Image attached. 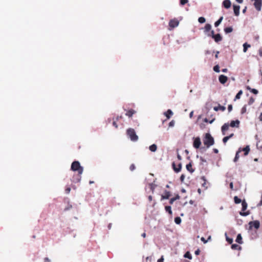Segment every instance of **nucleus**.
Instances as JSON below:
<instances>
[{"label":"nucleus","instance_id":"nucleus-42","mask_svg":"<svg viewBox=\"0 0 262 262\" xmlns=\"http://www.w3.org/2000/svg\"><path fill=\"white\" fill-rule=\"evenodd\" d=\"M201 179H202L204 181V182L202 184V186L204 187H205V188L207 189V187L206 186V180L205 179V177L203 176V177H202L201 178Z\"/></svg>","mask_w":262,"mask_h":262},{"label":"nucleus","instance_id":"nucleus-6","mask_svg":"<svg viewBox=\"0 0 262 262\" xmlns=\"http://www.w3.org/2000/svg\"><path fill=\"white\" fill-rule=\"evenodd\" d=\"M179 21L177 18H173L171 19L169 21V26L171 28L173 29L174 28H176L179 26Z\"/></svg>","mask_w":262,"mask_h":262},{"label":"nucleus","instance_id":"nucleus-56","mask_svg":"<svg viewBox=\"0 0 262 262\" xmlns=\"http://www.w3.org/2000/svg\"><path fill=\"white\" fill-rule=\"evenodd\" d=\"M70 191H71V188H70V187H68V188H67L66 189V190H65L66 192L67 193H70Z\"/></svg>","mask_w":262,"mask_h":262},{"label":"nucleus","instance_id":"nucleus-19","mask_svg":"<svg viewBox=\"0 0 262 262\" xmlns=\"http://www.w3.org/2000/svg\"><path fill=\"white\" fill-rule=\"evenodd\" d=\"M213 110L215 111H218L219 110L224 111L226 110V107L224 106H221L220 104H219L217 106L214 107Z\"/></svg>","mask_w":262,"mask_h":262},{"label":"nucleus","instance_id":"nucleus-39","mask_svg":"<svg viewBox=\"0 0 262 262\" xmlns=\"http://www.w3.org/2000/svg\"><path fill=\"white\" fill-rule=\"evenodd\" d=\"M213 70L216 72L219 73L220 72V67L219 65H216L213 67Z\"/></svg>","mask_w":262,"mask_h":262},{"label":"nucleus","instance_id":"nucleus-44","mask_svg":"<svg viewBox=\"0 0 262 262\" xmlns=\"http://www.w3.org/2000/svg\"><path fill=\"white\" fill-rule=\"evenodd\" d=\"M150 189L151 190L152 192H153L154 191V189H155L156 187V185H155L154 183L150 184Z\"/></svg>","mask_w":262,"mask_h":262},{"label":"nucleus","instance_id":"nucleus-9","mask_svg":"<svg viewBox=\"0 0 262 262\" xmlns=\"http://www.w3.org/2000/svg\"><path fill=\"white\" fill-rule=\"evenodd\" d=\"M227 79H228L227 77L224 75H221L219 77V81L222 84H225L226 82V81H227Z\"/></svg>","mask_w":262,"mask_h":262},{"label":"nucleus","instance_id":"nucleus-57","mask_svg":"<svg viewBox=\"0 0 262 262\" xmlns=\"http://www.w3.org/2000/svg\"><path fill=\"white\" fill-rule=\"evenodd\" d=\"M200 250H199V249H197V250L195 251V252H194L195 254V255H199V254H200Z\"/></svg>","mask_w":262,"mask_h":262},{"label":"nucleus","instance_id":"nucleus-7","mask_svg":"<svg viewBox=\"0 0 262 262\" xmlns=\"http://www.w3.org/2000/svg\"><path fill=\"white\" fill-rule=\"evenodd\" d=\"M201 144V141L200 137H198L194 138L193 146L195 148H199Z\"/></svg>","mask_w":262,"mask_h":262},{"label":"nucleus","instance_id":"nucleus-63","mask_svg":"<svg viewBox=\"0 0 262 262\" xmlns=\"http://www.w3.org/2000/svg\"><path fill=\"white\" fill-rule=\"evenodd\" d=\"M222 71L223 72V73H226L227 71H228V70L227 69H223L222 70Z\"/></svg>","mask_w":262,"mask_h":262},{"label":"nucleus","instance_id":"nucleus-26","mask_svg":"<svg viewBox=\"0 0 262 262\" xmlns=\"http://www.w3.org/2000/svg\"><path fill=\"white\" fill-rule=\"evenodd\" d=\"M223 19V17L221 16L215 22V23H214L215 27H218L222 23Z\"/></svg>","mask_w":262,"mask_h":262},{"label":"nucleus","instance_id":"nucleus-59","mask_svg":"<svg viewBox=\"0 0 262 262\" xmlns=\"http://www.w3.org/2000/svg\"><path fill=\"white\" fill-rule=\"evenodd\" d=\"M205 54L207 55V54H211V51H209V50H206L205 51Z\"/></svg>","mask_w":262,"mask_h":262},{"label":"nucleus","instance_id":"nucleus-53","mask_svg":"<svg viewBox=\"0 0 262 262\" xmlns=\"http://www.w3.org/2000/svg\"><path fill=\"white\" fill-rule=\"evenodd\" d=\"M228 110L230 112L232 110V105L231 104H229L228 106Z\"/></svg>","mask_w":262,"mask_h":262},{"label":"nucleus","instance_id":"nucleus-5","mask_svg":"<svg viewBox=\"0 0 262 262\" xmlns=\"http://www.w3.org/2000/svg\"><path fill=\"white\" fill-rule=\"evenodd\" d=\"M254 2V6L256 10L258 11H260L261 9L262 6V0H251Z\"/></svg>","mask_w":262,"mask_h":262},{"label":"nucleus","instance_id":"nucleus-55","mask_svg":"<svg viewBox=\"0 0 262 262\" xmlns=\"http://www.w3.org/2000/svg\"><path fill=\"white\" fill-rule=\"evenodd\" d=\"M158 262H164L163 256H162L158 260Z\"/></svg>","mask_w":262,"mask_h":262},{"label":"nucleus","instance_id":"nucleus-50","mask_svg":"<svg viewBox=\"0 0 262 262\" xmlns=\"http://www.w3.org/2000/svg\"><path fill=\"white\" fill-rule=\"evenodd\" d=\"M229 138L226 136V137H225L223 139V142L224 144H225L227 141L229 140Z\"/></svg>","mask_w":262,"mask_h":262},{"label":"nucleus","instance_id":"nucleus-38","mask_svg":"<svg viewBox=\"0 0 262 262\" xmlns=\"http://www.w3.org/2000/svg\"><path fill=\"white\" fill-rule=\"evenodd\" d=\"M198 21L200 23H204L206 21V19L204 17H200L198 19Z\"/></svg>","mask_w":262,"mask_h":262},{"label":"nucleus","instance_id":"nucleus-17","mask_svg":"<svg viewBox=\"0 0 262 262\" xmlns=\"http://www.w3.org/2000/svg\"><path fill=\"white\" fill-rule=\"evenodd\" d=\"M164 115L167 119H169L173 115V112L170 109L168 110L167 112L164 113Z\"/></svg>","mask_w":262,"mask_h":262},{"label":"nucleus","instance_id":"nucleus-60","mask_svg":"<svg viewBox=\"0 0 262 262\" xmlns=\"http://www.w3.org/2000/svg\"><path fill=\"white\" fill-rule=\"evenodd\" d=\"M213 151L214 153L215 154H217L219 152V150L216 148H214L213 149Z\"/></svg>","mask_w":262,"mask_h":262},{"label":"nucleus","instance_id":"nucleus-8","mask_svg":"<svg viewBox=\"0 0 262 262\" xmlns=\"http://www.w3.org/2000/svg\"><path fill=\"white\" fill-rule=\"evenodd\" d=\"M240 121L238 120L231 121L230 126L232 127H238Z\"/></svg>","mask_w":262,"mask_h":262},{"label":"nucleus","instance_id":"nucleus-32","mask_svg":"<svg viewBox=\"0 0 262 262\" xmlns=\"http://www.w3.org/2000/svg\"><path fill=\"white\" fill-rule=\"evenodd\" d=\"M243 94V91L242 90H240L238 93L237 94H236V95L235 96V97L234 98V100H236V99H239L240 98H241V96L242 95V94Z\"/></svg>","mask_w":262,"mask_h":262},{"label":"nucleus","instance_id":"nucleus-40","mask_svg":"<svg viewBox=\"0 0 262 262\" xmlns=\"http://www.w3.org/2000/svg\"><path fill=\"white\" fill-rule=\"evenodd\" d=\"M215 35V34H214V31H213V30H211V31H210V32L208 33L207 34V35L208 36L211 37L212 38V37H213V36H214Z\"/></svg>","mask_w":262,"mask_h":262},{"label":"nucleus","instance_id":"nucleus-46","mask_svg":"<svg viewBox=\"0 0 262 262\" xmlns=\"http://www.w3.org/2000/svg\"><path fill=\"white\" fill-rule=\"evenodd\" d=\"M254 102V99L253 97H251L248 102V104L251 105Z\"/></svg>","mask_w":262,"mask_h":262},{"label":"nucleus","instance_id":"nucleus-48","mask_svg":"<svg viewBox=\"0 0 262 262\" xmlns=\"http://www.w3.org/2000/svg\"><path fill=\"white\" fill-rule=\"evenodd\" d=\"M174 124H175V121H174L173 120H171V121L169 122V127H173V126H174Z\"/></svg>","mask_w":262,"mask_h":262},{"label":"nucleus","instance_id":"nucleus-62","mask_svg":"<svg viewBox=\"0 0 262 262\" xmlns=\"http://www.w3.org/2000/svg\"><path fill=\"white\" fill-rule=\"evenodd\" d=\"M193 111H191L190 114H189V117L190 118H192V116H193Z\"/></svg>","mask_w":262,"mask_h":262},{"label":"nucleus","instance_id":"nucleus-28","mask_svg":"<svg viewBox=\"0 0 262 262\" xmlns=\"http://www.w3.org/2000/svg\"><path fill=\"white\" fill-rule=\"evenodd\" d=\"M231 248L233 250H241V247L237 244H232L231 245Z\"/></svg>","mask_w":262,"mask_h":262},{"label":"nucleus","instance_id":"nucleus-14","mask_svg":"<svg viewBox=\"0 0 262 262\" xmlns=\"http://www.w3.org/2000/svg\"><path fill=\"white\" fill-rule=\"evenodd\" d=\"M229 125L228 123H225L222 126V132L223 135H225V131L227 130L229 128Z\"/></svg>","mask_w":262,"mask_h":262},{"label":"nucleus","instance_id":"nucleus-58","mask_svg":"<svg viewBox=\"0 0 262 262\" xmlns=\"http://www.w3.org/2000/svg\"><path fill=\"white\" fill-rule=\"evenodd\" d=\"M50 260L49 258H48V257H46L44 259V262H50Z\"/></svg>","mask_w":262,"mask_h":262},{"label":"nucleus","instance_id":"nucleus-13","mask_svg":"<svg viewBox=\"0 0 262 262\" xmlns=\"http://www.w3.org/2000/svg\"><path fill=\"white\" fill-rule=\"evenodd\" d=\"M231 3L230 0H225L223 2V6L226 9L229 8L231 7Z\"/></svg>","mask_w":262,"mask_h":262},{"label":"nucleus","instance_id":"nucleus-2","mask_svg":"<svg viewBox=\"0 0 262 262\" xmlns=\"http://www.w3.org/2000/svg\"><path fill=\"white\" fill-rule=\"evenodd\" d=\"M71 169L74 171H77L79 175H81L83 171V167L80 165L79 162L77 161H75L72 163Z\"/></svg>","mask_w":262,"mask_h":262},{"label":"nucleus","instance_id":"nucleus-64","mask_svg":"<svg viewBox=\"0 0 262 262\" xmlns=\"http://www.w3.org/2000/svg\"><path fill=\"white\" fill-rule=\"evenodd\" d=\"M259 54L261 57H262V49H260L259 50Z\"/></svg>","mask_w":262,"mask_h":262},{"label":"nucleus","instance_id":"nucleus-34","mask_svg":"<svg viewBox=\"0 0 262 262\" xmlns=\"http://www.w3.org/2000/svg\"><path fill=\"white\" fill-rule=\"evenodd\" d=\"M225 236H226V241L229 243V244H232V243L233 242V239L232 238H230L228 236H227V233H225Z\"/></svg>","mask_w":262,"mask_h":262},{"label":"nucleus","instance_id":"nucleus-15","mask_svg":"<svg viewBox=\"0 0 262 262\" xmlns=\"http://www.w3.org/2000/svg\"><path fill=\"white\" fill-rule=\"evenodd\" d=\"M170 196V192L168 191L167 190H165L164 191V195H162V196H161V200H163L164 199H168Z\"/></svg>","mask_w":262,"mask_h":262},{"label":"nucleus","instance_id":"nucleus-3","mask_svg":"<svg viewBox=\"0 0 262 262\" xmlns=\"http://www.w3.org/2000/svg\"><path fill=\"white\" fill-rule=\"evenodd\" d=\"M126 134L130 140L133 142H136L138 140V136L136 135L135 130L132 128H129L127 130Z\"/></svg>","mask_w":262,"mask_h":262},{"label":"nucleus","instance_id":"nucleus-31","mask_svg":"<svg viewBox=\"0 0 262 262\" xmlns=\"http://www.w3.org/2000/svg\"><path fill=\"white\" fill-rule=\"evenodd\" d=\"M184 257L185 258H187L189 259H192V256H191V254L189 252L187 251L186 252L184 255Z\"/></svg>","mask_w":262,"mask_h":262},{"label":"nucleus","instance_id":"nucleus-52","mask_svg":"<svg viewBox=\"0 0 262 262\" xmlns=\"http://www.w3.org/2000/svg\"><path fill=\"white\" fill-rule=\"evenodd\" d=\"M129 169L131 171H133L135 169V166L134 164H132L130 166V167H129Z\"/></svg>","mask_w":262,"mask_h":262},{"label":"nucleus","instance_id":"nucleus-21","mask_svg":"<svg viewBox=\"0 0 262 262\" xmlns=\"http://www.w3.org/2000/svg\"><path fill=\"white\" fill-rule=\"evenodd\" d=\"M136 113V112L135 111L131 109L127 111L125 115L129 117H131Z\"/></svg>","mask_w":262,"mask_h":262},{"label":"nucleus","instance_id":"nucleus-12","mask_svg":"<svg viewBox=\"0 0 262 262\" xmlns=\"http://www.w3.org/2000/svg\"><path fill=\"white\" fill-rule=\"evenodd\" d=\"M212 38L216 42H219L222 40V37L221 34L218 33L213 36Z\"/></svg>","mask_w":262,"mask_h":262},{"label":"nucleus","instance_id":"nucleus-45","mask_svg":"<svg viewBox=\"0 0 262 262\" xmlns=\"http://www.w3.org/2000/svg\"><path fill=\"white\" fill-rule=\"evenodd\" d=\"M246 111H247L246 106V105H244L241 110V114H244V113H245L246 112Z\"/></svg>","mask_w":262,"mask_h":262},{"label":"nucleus","instance_id":"nucleus-49","mask_svg":"<svg viewBox=\"0 0 262 262\" xmlns=\"http://www.w3.org/2000/svg\"><path fill=\"white\" fill-rule=\"evenodd\" d=\"M251 92H252V93H253L255 95L257 94L258 93V91L255 89H252L251 90Z\"/></svg>","mask_w":262,"mask_h":262},{"label":"nucleus","instance_id":"nucleus-11","mask_svg":"<svg viewBox=\"0 0 262 262\" xmlns=\"http://www.w3.org/2000/svg\"><path fill=\"white\" fill-rule=\"evenodd\" d=\"M240 6L239 5H233L234 13L236 16H238L239 14Z\"/></svg>","mask_w":262,"mask_h":262},{"label":"nucleus","instance_id":"nucleus-37","mask_svg":"<svg viewBox=\"0 0 262 262\" xmlns=\"http://www.w3.org/2000/svg\"><path fill=\"white\" fill-rule=\"evenodd\" d=\"M249 214H250L249 211H248L247 212L241 211L239 212V214L243 216H246L248 215Z\"/></svg>","mask_w":262,"mask_h":262},{"label":"nucleus","instance_id":"nucleus-35","mask_svg":"<svg viewBox=\"0 0 262 262\" xmlns=\"http://www.w3.org/2000/svg\"><path fill=\"white\" fill-rule=\"evenodd\" d=\"M165 210L168 212L170 214H172L171 208L170 206H166L165 207Z\"/></svg>","mask_w":262,"mask_h":262},{"label":"nucleus","instance_id":"nucleus-18","mask_svg":"<svg viewBox=\"0 0 262 262\" xmlns=\"http://www.w3.org/2000/svg\"><path fill=\"white\" fill-rule=\"evenodd\" d=\"M186 168L190 173H193L194 171V170L192 168V164L191 162L186 165Z\"/></svg>","mask_w":262,"mask_h":262},{"label":"nucleus","instance_id":"nucleus-33","mask_svg":"<svg viewBox=\"0 0 262 262\" xmlns=\"http://www.w3.org/2000/svg\"><path fill=\"white\" fill-rule=\"evenodd\" d=\"M234 201L235 204H239L242 202L241 199L238 198L237 196L234 197Z\"/></svg>","mask_w":262,"mask_h":262},{"label":"nucleus","instance_id":"nucleus-61","mask_svg":"<svg viewBox=\"0 0 262 262\" xmlns=\"http://www.w3.org/2000/svg\"><path fill=\"white\" fill-rule=\"evenodd\" d=\"M177 158L179 160H182V157L179 154L177 155Z\"/></svg>","mask_w":262,"mask_h":262},{"label":"nucleus","instance_id":"nucleus-1","mask_svg":"<svg viewBox=\"0 0 262 262\" xmlns=\"http://www.w3.org/2000/svg\"><path fill=\"white\" fill-rule=\"evenodd\" d=\"M203 143L207 148L213 145L214 143V138L210 133H206L203 139Z\"/></svg>","mask_w":262,"mask_h":262},{"label":"nucleus","instance_id":"nucleus-27","mask_svg":"<svg viewBox=\"0 0 262 262\" xmlns=\"http://www.w3.org/2000/svg\"><path fill=\"white\" fill-rule=\"evenodd\" d=\"M250 47V45L248 44L247 43H245L243 45V52L246 53L247 51L248 48Z\"/></svg>","mask_w":262,"mask_h":262},{"label":"nucleus","instance_id":"nucleus-22","mask_svg":"<svg viewBox=\"0 0 262 262\" xmlns=\"http://www.w3.org/2000/svg\"><path fill=\"white\" fill-rule=\"evenodd\" d=\"M149 149L151 152H155L157 149V146L156 144H153L149 146Z\"/></svg>","mask_w":262,"mask_h":262},{"label":"nucleus","instance_id":"nucleus-20","mask_svg":"<svg viewBox=\"0 0 262 262\" xmlns=\"http://www.w3.org/2000/svg\"><path fill=\"white\" fill-rule=\"evenodd\" d=\"M235 241L239 244H243L242 237L241 234H237Z\"/></svg>","mask_w":262,"mask_h":262},{"label":"nucleus","instance_id":"nucleus-10","mask_svg":"<svg viewBox=\"0 0 262 262\" xmlns=\"http://www.w3.org/2000/svg\"><path fill=\"white\" fill-rule=\"evenodd\" d=\"M172 168H173L174 171L176 172H177V173L179 172L181 170V169H182V164L181 163L179 164L178 168H177L176 167V164L174 162L172 163Z\"/></svg>","mask_w":262,"mask_h":262},{"label":"nucleus","instance_id":"nucleus-30","mask_svg":"<svg viewBox=\"0 0 262 262\" xmlns=\"http://www.w3.org/2000/svg\"><path fill=\"white\" fill-rule=\"evenodd\" d=\"M232 31L233 28L231 27H227L224 29V31L227 34L231 33V32H232Z\"/></svg>","mask_w":262,"mask_h":262},{"label":"nucleus","instance_id":"nucleus-43","mask_svg":"<svg viewBox=\"0 0 262 262\" xmlns=\"http://www.w3.org/2000/svg\"><path fill=\"white\" fill-rule=\"evenodd\" d=\"M80 180H81V177L79 176V177L76 178H73V181L75 183H77V182H79L80 181Z\"/></svg>","mask_w":262,"mask_h":262},{"label":"nucleus","instance_id":"nucleus-25","mask_svg":"<svg viewBox=\"0 0 262 262\" xmlns=\"http://www.w3.org/2000/svg\"><path fill=\"white\" fill-rule=\"evenodd\" d=\"M242 211H244L247 209L248 205L245 200H244L242 202Z\"/></svg>","mask_w":262,"mask_h":262},{"label":"nucleus","instance_id":"nucleus-36","mask_svg":"<svg viewBox=\"0 0 262 262\" xmlns=\"http://www.w3.org/2000/svg\"><path fill=\"white\" fill-rule=\"evenodd\" d=\"M181 219L180 217H176L174 219V222L176 224H180L181 223Z\"/></svg>","mask_w":262,"mask_h":262},{"label":"nucleus","instance_id":"nucleus-16","mask_svg":"<svg viewBox=\"0 0 262 262\" xmlns=\"http://www.w3.org/2000/svg\"><path fill=\"white\" fill-rule=\"evenodd\" d=\"M211 29V25L209 24H206L204 27V32L207 35L208 33H209V31Z\"/></svg>","mask_w":262,"mask_h":262},{"label":"nucleus","instance_id":"nucleus-47","mask_svg":"<svg viewBox=\"0 0 262 262\" xmlns=\"http://www.w3.org/2000/svg\"><path fill=\"white\" fill-rule=\"evenodd\" d=\"M188 2V0H180V4L182 5H184Z\"/></svg>","mask_w":262,"mask_h":262},{"label":"nucleus","instance_id":"nucleus-41","mask_svg":"<svg viewBox=\"0 0 262 262\" xmlns=\"http://www.w3.org/2000/svg\"><path fill=\"white\" fill-rule=\"evenodd\" d=\"M196 158H200L201 161V164H203L204 163H206V160L204 159L203 157H199L198 155L196 156Z\"/></svg>","mask_w":262,"mask_h":262},{"label":"nucleus","instance_id":"nucleus-23","mask_svg":"<svg viewBox=\"0 0 262 262\" xmlns=\"http://www.w3.org/2000/svg\"><path fill=\"white\" fill-rule=\"evenodd\" d=\"M242 150L244 151V155L247 156L249 152L250 146L249 145H247Z\"/></svg>","mask_w":262,"mask_h":262},{"label":"nucleus","instance_id":"nucleus-24","mask_svg":"<svg viewBox=\"0 0 262 262\" xmlns=\"http://www.w3.org/2000/svg\"><path fill=\"white\" fill-rule=\"evenodd\" d=\"M241 151H242L241 148H239L238 151L236 152L235 156V158H234V159L233 160V161L234 162H236L238 160L239 157V152H241Z\"/></svg>","mask_w":262,"mask_h":262},{"label":"nucleus","instance_id":"nucleus-29","mask_svg":"<svg viewBox=\"0 0 262 262\" xmlns=\"http://www.w3.org/2000/svg\"><path fill=\"white\" fill-rule=\"evenodd\" d=\"M180 199V196L177 194L176 197L172 198L170 200L169 203L170 204H172L173 203L177 200H178Z\"/></svg>","mask_w":262,"mask_h":262},{"label":"nucleus","instance_id":"nucleus-54","mask_svg":"<svg viewBox=\"0 0 262 262\" xmlns=\"http://www.w3.org/2000/svg\"><path fill=\"white\" fill-rule=\"evenodd\" d=\"M201 240L202 242H203L204 244H206L207 243V241L205 239V238L204 237H202L201 238Z\"/></svg>","mask_w":262,"mask_h":262},{"label":"nucleus","instance_id":"nucleus-4","mask_svg":"<svg viewBox=\"0 0 262 262\" xmlns=\"http://www.w3.org/2000/svg\"><path fill=\"white\" fill-rule=\"evenodd\" d=\"M248 224L249 226V230H251L253 227L256 229H258L260 227V222L258 220L251 221Z\"/></svg>","mask_w":262,"mask_h":262},{"label":"nucleus","instance_id":"nucleus-51","mask_svg":"<svg viewBox=\"0 0 262 262\" xmlns=\"http://www.w3.org/2000/svg\"><path fill=\"white\" fill-rule=\"evenodd\" d=\"M185 176L184 174H182L180 177V180L182 182H183L185 179Z\"/></svg>","mask_w":262,"mask_h":262}]
</instances>
